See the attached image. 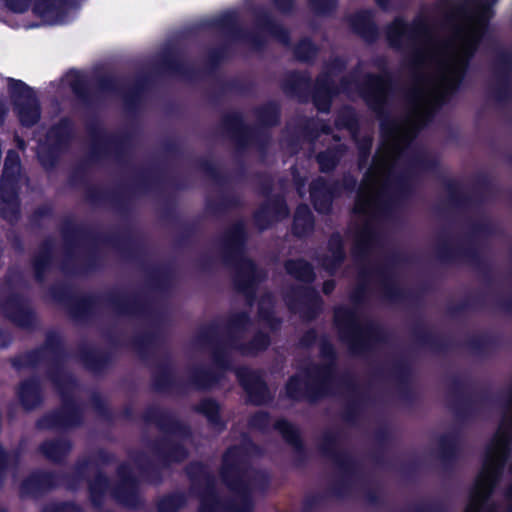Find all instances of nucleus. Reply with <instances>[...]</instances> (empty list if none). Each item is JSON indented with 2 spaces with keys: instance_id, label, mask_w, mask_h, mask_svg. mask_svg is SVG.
Segmentation results:
<instances>
[{
  "instance_id": "obj_37",
  "label": "nucleus",
  "mask_w": 512,
  "mask_h": 512,
  "mask_svg": "<svg viewBox=\"0 0 512 512\" xmlns=\"http://www.w3.org/2000/svg\"><path fill=\"white\" fill-rule=\"evenodd\" d=\"M96 492H97L96 484H93V485L91 486V493H92V495H94Z\"/></svg>"
},
{
  "instance_id": "obj_22",
  "label": "nucleus",
  "mask_w": 512,
  "mask_h": 512,
  "mask_svg": "<svg viewBox=\"0 0 512 512\" xmlns=\"http://www.w3.org/2000/svg\"><path fill=\"white\" fill-rule=\"evenodd\" d=\"M315 53V47L310 40H303L296 48V55L302 60H308Z\"/></svg>"
},
{
  "instance_id": "obj_9",
  "label": "nucleus",
  "mask_w": 512,
  "mask_h": 512,
  "mask_svg": "<svg viewBox=\"0 0 512 512\" xmlns=\"http://www.w3.org/2000/svg\"><path fill=\"white\" fill-rule=\"evenodd\" d=\"M326 372L316 371L309 372L305 377H293L287 384V394L292 398L303 396L309 387L317 385L325 378Z\"/></svg>"
},
{
  "instance_id": "obj_38",
  "label": "nucleus",
  "mask_w": 512,
  "mask_h": 512,
  "mask_svg": "<svg viewBox=\"0 0 512 512\" xmlns=\"http://www.w3.org/2000/svg\"><path fill=\"white\" fill-rule=\"evenodd\" d=\"M233 512H247L248 509H243V510H239V509H236V508H232Z\"/></svg>"
},
{
  "instance_id": "obj_20",
  "label": "nucleus",
  "mask_w": 512,
  "mask_h": 512,
  "mask_svg": "<svg viewBox=\"0 0 512 512\" xmlns=\"http://www.w3.org/2000/svg\"><path fill=\"white\" fill-rule=\"evenodd\" d=\"M277 430L286 438L287 441L295 443L297 440V433L294 427L285 420H279L276 423Z\"/></svg>"
},
{
  "instance_id": "obj_12",
  "label": "nucleus",
  "mask_w": 512,
  "mask_h": 512,
  "mask_svg": "<svg viewBox=\"0 0 512 512\" xmlns=\"http://www.w3.org/2000/svg\"><path fill=\"white\" fill-rule=\"evenodd\" d=\"M19 396L26 408H33L39 401V394L36 384L34 382L23 383L19 390Z\"/></svg>"
},
{
  "instance_id": "obj_7",
  "label": "nucleus",
  "mask_w": 512,
  "mask_h": 512,
  "mask_svg": "<svg viewBox=\"0 0 512 512\" xmlns=\"http://www.w3.org/2000/svg\"><path fill=\"white\" fill-rule=\"evenodd\" d=\"M335 194L336 189L328 185L323 179H317L311 185V199L315 209L319 212L329 211Z\"/></svg>"
},
{
  "instance_id": "obj_19",
  "label": "nucleus",
  "mask_w": 512,
  "mask_h": 512,
  "mask_svg": "<svg viewBox=\"0 0 512 512\" xmlns=\"http://www.w3.org/2000/svg\"><path fill=\"white\" fill-rule=\"evenodd\" d=\"M63 82L65 85H68L75 93L78 94L81 92L83 76L78 71H70L63 78Z\"/></svg>"
},
{
  "instance_id": "obj_34",
  "label": "nucleus",
  "mask_w": 512,
  "mask_h": 512,
  "mask_svg": "<svg viewBox=\"0 0 512 512\" xmlns=\"http://www.w3.org/2000/svg\"><path fill=\"white\" fill-rule=\"evenodd\" d=\"M370 146H371V140H370V139H367V140H366V142H365V144H363V145H361V146H360V150H361V152H362V151H364V150L369 149V148H370Z\"/></svg>"
},
{
  "instance_id": "obj_23",
  "label": "nucleus",
  "mask_w": 512,
  "mask_h": 512,
  "mask_svg": "<svg viewBox=\"0 0 512 512\" xmlns=\"http://www.w3.org/2000/svg\"><path fill=\"white\" fill-rule=\"evenodd\" d=\"M355 117L351 110H346L336 121V125L339 127H346L350 133L354 131Z\"/></svg>"
},
{
  "instance_id": "obj_13",
  "label": "nucleus",
  "mask_w": 512,
  "mask_h": 512,
  "mask_svg": "<svg viewBox=\"0 0 512 512\" xmlns=\"http://www.w3.org/2000/svg\"><path fill=\"white\" fill-rule=\"evenodd\" d=\"M286 269L289 274L299 280L310 281L313 278L310 266L304 261H289L286 264Z\"/></svg>"
},
{
  "instance_id": "obj_16",
  "label": "nucleus",
  "mask_w": 512,
  "mask_h": 512,
  "mask_svg": "<svg viewBox=\"0 0 512 512\" xmlns=\"http://www.w3.org/2000/svg\"><path fill=\"white\" fill-rule=\"evenodd\" d=\"M67 443L63 441H49L42 445L43 453L50 459L57 460L68 450Z\"/></svg>"
},
{
  "instance_id": "obj_18",
  "label": "nucleus",
  "mask_w": 512,
  "mask_h": 512,
  "mask_svg": "<svg viewBox=\"0 0 512 512\" xmlns=\"http://www.w3.org/2000/svg\"><path fill=\"white\" fill-rule=\"evenodd\" d=\"M339 159V155L335 151H327L318 155V163L322 171H328L332 169Z\"/></svg>"
},
{
  "instance_id": "obj_32",
  "label": "nucleus",
  "mask_w": 512,
  "mask_h": 512,
  "mask_svg": "<svg viewBox=\"0 0 512 512\" xmlns=\"http://www.w3.org/2000/svg\"><path fill=\"white\" fill-rule=\"evenodd\" d=\"M289 2L290 0H276V4L278 5V7L283 10L288 8Z\"/></svg>"
},
{
  "instance_id": "obj_10",
  "label": "nucleus",
  "mask_w": 512,
  "mask_h": 512,
  "mask_svg": "<svg viewBox=\"0 0 512 512\" xmlns=\"http://www.w3.org/2000/svg\"><path fill=\"white\" fill-rule=\"evenodd\" d=\"M313 227V219L310 210L307 206H299L295 217L293 230L297 235H304L308 233Z\"/></svg>"
},
{
  "instance_id": "obj_25",
  "label": "nucleus",
  "mask_w": 512,
  "mask_h": 512,
  "mask_svg": "<svg viewBox=\"0 0 512 512\" xmlns=\"http://www.w3.org/2000/svg\"><path fill=\"white\" fill-rule=\"evenodd\" d=\"M29 0H0V3L5 4L10 10L22 13L28 7Z\"/></svg>"
},
{
  "instance_id": "obj_42",
  "label": "nucleus",
  "mask_w": 512,
  "mask_h": 512,
  "mask_svg": "<svg viewBox=\"0 0 512 512\" xmlns=\"http://www.w3.org/2000/svg\"><path fill=\"white\" fill-rule=\"evenodd\" d=\"M2 454H3V452H2V449L0 448V455H2Z\"/></svg>"
},
{
  "instance_id": "obj_40",
  "label": "nucleus",
  "mask_w": 512,
  "mask_h": 512,
  "mask_svg": "<svg viewBox=\"0 0 512 512\" xmlns=\"http://www.w3.org/2000/svg\"><path fill=\"white\" fill-rule=\"evenodd\" d=\"M441 445L444 446L445 445V439H442L441 440Z\"/></svg>"
},
{
  "instance_id": "obj_15",
  "label": "nucleus",
  "mask_w": 512,
  "mask_h": 512,
  "mask_svg": "<svg viewBox=\"0 0 512 512\" xmlns=\"http://www.w3.org/2000/svg\"><path fill=\"white\" fill-rule=\"evenodd\" d=\"M331 98V89L328 83L323 80L318 81V88L314 97L315 104L320 111L328 109L329 99Z\"/></svg>"
},
{
  "instance_id": "obj_1",
  "label": "nucleus",
  "mask_w": 512,
  "mask_h": 512,
  "mask_svg": "<svg viewBox=\"0 0 512 512\" xmlns=\"http://www.w3.org/2000/svg\"><path fill=\"white\" fill-rule=\"evenodd\" d=\"M495 2L467 0L459 7H452L448 16L454 23V34L447 42L434 38L423 20L413 25L396 20L389 27L390 44L409 49L412 64L424 66L427 73L409 95L407 115L401 119H385L381 123L382 143L355 202L353 239H374V220L385 211L401 185L402 150L429 120L436 106L459 87L468 60L492 16Z\"/></svg>"
},
{
  "instance_id": "obj_2",
  "label": "nucleus",
  "mask_w": 512,
  "mask_h": 512,
  "mask_svg": "<svg viewBox=\"0 0 512 512\" xmlns=\"http://www.w3.org/2000/svg\"><path fill=\"white\" fill-rule=\"evenodd\" d=\"M20 181V161L16 152H8L3 176L0 182L1 198L5 202L7 209L3 208L2 214L4 217L10 218L17 209L16 191Z\"/></svg>"
},
{
  "instance_id": "obj_27",
  "label": "nucleus",
  "mask_w": 512,
  "mask_h": 512,
  "mask_svg": "<svg viewBox=\"0 0 512 512\" xmlns=\"http://www.w3.org/2000/svg\"><path fill=\"white\" fill-rule=\"evenodd\" d=\"M273 212L275 213L274 218L276 220H279L288 215V209L284 203H277L273 207Z\"/></svg>"
},
{
  "instance_id": "obj_35",
  "label": "nucleus",
  "mask_w": 512,
  "mask_h": 512,
  "mask_svg": "<svg viewBox=\"0 0 512 512\" xmlns=\"http://www.w3.org/2000/svg\"><path fill=\"white\" fill-rule=\"evenodd\" d=\"M98 482H99V485H100V486H106V485H107V481H106V479H104L103 477H100V478L98 479Z\"/></svg>"
},
{
  "instance_id": "obj_41",
  "label": "nucleus",
  "mask_w": 512,
  "mask_h": 512,
  "mask_svg": "<svg viewBox=\"0 0 512 512\" xmlns=\"http://www.w3.org/2000/svg\"><path fill=\"white\" fill-rule=\"evenodd\" d=\"M37 269H40V263H36Z\"/></svg>"
},
{
  "instance_id": "obj_11",
  "label": "nucleus",
  "mask_w": 512,
  "mask_h": 512,
  "mask_svg": "<svg viewBox=\"0 0 512 512\" xmlns=\"http://www.w3.org/2000/svg\"><path fill=\"white\" fill-rule=\"evenodd\" d=\"M329 253L330 255L323 261V266L332 271L344 258V252L342 250V242L339 236H334L329 242Z\"/></svg>"
},
{
  "instance_id": "obj_17",
  "label": "nucleus",
  "mask_w": 512,
  "mask_h": 512,
  "mask_svg": "<svg viewBox=\"0 0 512 512\" xmlns=\"http://www.w3.org/2000/svg\"><path fill=\"white\" fill-rule=\"evenodd\" d=\"M271 299L270 297L264 298L259 304V318L261 321L265 322L271 329L276 327V321L272 317L271 313Z\"/></svg>"
},
{
  "instance_id": "obj_3",
  "label": "nucleus",
  "mask_w": 512,
  "mask_h": 512,
  "mask_svg": "<svg viewBox=\"0 0 512 512\" xmlns=\"http://www.w3.org/2000/svg\"><path fill=\"white\" fill-rule=\"evenodd\" d=\"M77 7L75 0H35L33 13L40 23L29 25L28 28L40 24L56 25L68 22Z\"/></svg>"
},
{
  "instance_id": "obj_26",
  "label": "nucleus",
  "mask_w": 512,
  "mask_h": 512,
  "mask_svg": "<svg viewBox=\"0 0 512 512\" xmlns=\"http://www.w3.org/2000/svg\"><path fill=\"white\" fill-rule=\"evenodd\" d=\"M237 455V450L235 448L233 449H230L225 457H224V471H223V474H224V477L227 478V473H228V470L230 468H232V466L234 465L235 463V457Z\"/></svg>"
},
{
  "instance_id": "obj_8",
  "label": "nucleus",
  "mask_w": 512,
  "mask_h": 512,
  "mask_svg": "<svg viewBox=\"0 0 512 512\" xmlns=\"http://www.w3.org/2000/svg\"><path fill=\"white\" fill-rule=\"evenodd\" d=\"M238 377L252 401L261 403L265 400L266 386L258 374L243 369L238 372Z\"/></svg>"
},
{
  "instance_id": "obj_29",
  "label": "nucleus",
  "mask_w": 512,
  "mask_h": 512,
  "mask_svg": "<svg viewBox=\"0 0 512 512\" xmlns=\"http://www.w3.org/2000/svg\"><path fill=\"white\" fill-rule=\"evenodd\" d=\"M506 500H507V503H508L510 509L512 510V484L509 486V488L506 491Z\"/></svg>"
},
{
  "instance_id": "obj_5",
  "label": "nucleus",
  "mask_w": 512,
  "mask_h": 512,
  "mask_svg": "<svg viewBox=\"0 0 512 512\" xmlns=\"http://www.w3.org/2000/svg\"><path fill=\"white\" fill-rule=\"evenodd\" d=\"M335 323L342 337L353 347L356 348L362 344L367 331L354 310L345 307L337 308L335 311Z\"/></svg>"
},
{
  "instance_id": "obj_33",
  "label": "nucleus",
  "mask_w": 512,
  "mask_h": 512,
  "mask_svg": "<svg viewBox=\"0 0 512 512\" xmlns=\"http://www.w3.org/2000/svg\"><path fill=\"white\" fill-rule=\"evenodd\" d=\"M172 501V499H166L164 500L160 506H159V509L161 512H165V509H166V505L170 504V502Z\"/></svg>"
},
{
  "instance_id": "obj_28",
  "label": "nucleus",
  "mask_w": 512,
  "mask_h": 512,
  "mask_svg": "<svg viewBox=\"0 0 512 512\" xmlns=\"http://www.w3.org/2000/svg\"><path fill=\"white\" fill-rule=\"evenodd\" d=\"M367 17H368V14H367V13H360L359 15H357V16L355 17V19L353 20V22H352V25L354 26V28H355L356 30H358V31H361V29H362V25H361V24H359V23L357 22V19H358V18H367Z\"/></svg>"
},
{
  "instance_id": "obj_21",
  "label": "nucleus",
  "mask_w": 512,
  "mask_h": 512,
  "mask_svg": "<svg viewBox=\"0 0 512 512\" xmlns=\"http://www.w3.org/2000/svg\"><path fill=\"white\" fill-rule=\"evenodd\" d=\"M199 411L204 413L208 419L215 422L217 419L218 405L212 400H204L199 404Z\"/></svg>"
},
{
  "instance_id": "obj_4",
  "label": "nucleus",
  "mask_w": 512,
  "mask_h": 512,
  "mask_svg": "<svg viewBox=\"0 0 512 512\" xmlns=\"http://www.w3.org/2000/svg\"><path fill=\"white\" fill-rule=\"evenodd\" d=\"M9 91L21 123L27 126L35 124L40 111L34 91L16 80H9Z\"/></svg>"
},
{
  "instance_id": "obj_31",
  "label": "nucleus",
  "mask_w": 512,
  "mask_h": 512,
  "mask_svg": "<svg viewBox=\"0 0 512 512\" xmlns=\"http://www.w3.org/2000/svg\"><path fill=\"white\" fill-rule=\"evenodd\" d=\"M6 112H7L6 106L4 105V103L0 102V125L4 121V117L6 115Z\"/></svg>"
},
{
  "instance_id": "obj_14",
  "label": "nucleus",
  "mask_w": 512,
  "mask_h": 512,
  "mask_svg": "<svg viewBox=\"0 0 512 512\" xmlns=\"http://www.w3.org/2000/svg\"><path fill=\"white\" fill-rule=\"evenodd\" d=\"M238 285L241 289L250 285L256 278L255 266L250 260H243L238 271Z\"/></svg>"
},
{
  "instance_id": "obj_36",
  "label": "nucleus",
  "mask_w": 512,
  "mask_h": 512,
  "mask_svg": "<svg viewBox=\"0 0 512 512\" xmlns=\"http://www.w3.org/2000/svg\"><path fill=\"white\" fill-rule=\"evenodd\" d=\"M376 1H377V3H378L380 6H382V7H385V6H386V2H387V0H376Z\"/></svg>"
},
{
  "instance_id": "obj_6",
  "label": "nucleus",
  "mask_w": 512,
  "mask_h": 512,
  "mask_svg": "<svg viewBox=\"0 0 512 512\" xmlns=\"http://www.w3.org/2000/svg\"><path fill=\"white\" fill-rule=\"evenodd\" d=\"M389 83L383 76L369 77L361 91L363 97L374 109H379L387 97Z\"/></svg>"
},
{
  "instance_id": "obj_24",
  "label": "nucleus",
  "mask_w": 512,
  "mask_h": 512,
  "mask_svg": "<svg viewBox=\"0 0 512 512\" xmlns=\"http://www.w3.org/2000/svg\"><path fill=\"white\" fill-rule=\"evenodd\" d=\"M269 343V337L266 334L259 333L253 340L251 347L249 348V351L256 352L265 349L269 345Z\"/></svg>"
},
{
  "instance_id": "obj_30",
  "label": "nucleus",
  "mask_w": 512,
  "mask_h": 512,
  "mask_svg": "<svg viewBox=\"0 0 512 512\" xmlns=\"http://www.w3.org/2000/svg\"><path fill=\"white\" fill-rule=\"evenodd\" d=\"M334 288V283L332 281H326L323 285V291L328 294L330 293Z\"/></svg>"
},
{
  "instance_id": "obj_39",
  "label": "nucleus",
  "mask_w": 512,
  "mask_h": 512,
  "mask_svg": "<svg viewBox=\"0 0 512 512\" xmlns=\"http://www.w3.org/2000/svg\"><path fill=\"white\" fill-rule=\"evenodd\" d=\"M55 135H56V132L55 131H51L49 136H48L49 140L52 139Z\"/></svg>"
}]
</instances>
